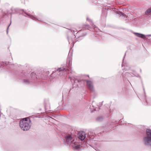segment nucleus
<instances>
[{
    "label": "nucleus",
    "mask_w": 151,
    "mask_h": 151,
    "mask_svg": "<svg viewBox=\"0 0 151 151\" xmlns=\"http://www.w3.org/2000/svg\"><path fill=\"white\" fill-rule=\"evenodd\" d=\"M63 140L64 143L65 145H69L72 144L71 146L74 149V150H78L81 149L80 145L73 143V139L70 134L66 135Z\"/></svg>",
    "instance_id": "nucleus-1"
},
{
    "label": "nucleus",
    "mask_w": 151,
    "mask_h": 151,
    "mask_svg": "<svg viewBox=\"0 0 151 151\" xmlns=\"http://www.w3.org/2000/svg\"><path fill=\"white\" fill-rule=\"evenodd\" d=\"M32 123H19L21 129L24 131H27L30 128Z\"/></svg>",
    "instance_id": "nucleus-2"
},
{
    "label": "nucleus",
    "mask_w": 151,
    "mask_h": 151,
    "mask_svg": "<svg viewBox=\"0 0 151 151\" xmlns=\"http://www.w3.org/2000/svg\"><path fill=\"white\" fill-rule=\"evenodd\" d=\"M143 143L145 146L149 147L151 145V139L146 136L144 137L143 138Z\"/></svg>",
    "instance_id": "nucleus-3"
},
{
    "label": "nucleus",
    "mask_w": 151,
    "mask_h": 151,
    "mask_svg": "<svg viewBox=\"0 0 151 151\" xmlns=\"http://www.w3.org/2000/svg\"><path fill=\"white\" fill-rule=\"evenodd\" d=\"M78 137L81 140H83L86 137L85 132L83 131L80 132L78 134Z\"/></svg>",
    "instance_id": "nucleus-4"
},
{
    "label": "nucleus",
    "mask_w": 151,
    "mask_h": 151,
    "mask_svg": "<svg viewBox=\"0 0 151 151\" xmlns=\"http://www.w3.org/2000/svg\"><path fill=\"white\" fill-rule=\"evenodd\" d=\"M87 86L88 89L92 92L94 91V88L92 83L90 81H87Z\"/></svg>",
    "instance_id": "nucleus-5"
},
{
    "label": "nucleus",
    "mask_w": 151,
    "mask_h": 151,
    "mask_svg": "<svg viewBox=\"0 0 151 151\" xmlns=\"http://www.w3.org/2000/svg\"><path fill=\"white\" fill-rule=\"evenodd\" d=\"M27 122L29 123H30L31 121L30 118V117H27L21 119L19 121V123H23V122Z\"/></svg>",
    "instance_id": "nucleus-6"
},
{
    "label": "nucleus",
    "mask_w": 151,
    "mask_h": 151,
    "mask_svg": "<svg viewBox=\"0 0 151 151\" xmlns=\"http://www.w3.org/2000/svg\"><path fill=\"white\" fill-rule=\"evenodd\" d=\"M146 137L151 139V129H147L146 131Z\"/></svg>",
    "instance_id": "nucleus-7"
},
{
    "label": "nucleus",
    "mask_w": 151,
    "mask_h": 151,
    "mask_svg": "<svg viewBox=\"0 0 151 151\" xmlns=\"http://www.w3.org/2000/svg\"><path fill=\"white\" fill-rule=\"evenodd\" d=\"M134 34L137 37L143 38V37H142V36L145 37V36H151V35H148L146 36H145L144 35L142 34H139L137 33H135Z\"/></svg>",
    "instance_id": "nucleus-8"
},
{
    "label": "nucleus",
    "mask_w": 151,
    "mask_h": 151,
    "mask_svg": "<svg viewBox=\"0 0 151 151\" xmlns=\"http://www.w3.org/2000/svg\"><path fill=\"white\" fill-rule=\"evenodd\" d=\"M27 15L29 16V17H30V18H31L32 19H37L39 21H41V19L40 18H37L36 17H35L33 16V15H32L30 14H27L26 13H25Z\"/></svg>",
    "instance_id": "nucleus-9"
},
{
    "label": "nucleus",
    "mask_w": 151,
    "mask_h": 151,
    "mask_svg": "<svg viewBox=\"0 0 151 151\" xmlns=\"http://www.w3.org/2000/svg\"><path fill=\"white\" fill-rule=\"evenodd\" d=\"M72 83H77L79 82L78 80L74 78H72L70 79Z\"/></svg>",
    "instance_id": "nucleus-10"
},
{
    "label": "nucleus",
    "mask_w": 151,
    "mask_h": 151,
    "mask_svg": "<svg viewBox=\"0 0 151 151\" xmlns=\"http://www.w3.org/2000/svg\"><path fill=\"white\" fill-rule=\"evenodd\" d=\"M57 71H59V72L60 71H63L65 72L66 71L67 69H65V68H60L58 69H57L56 70Z\"/></svg>",
    "instance_id": "nucleus-11"
},
{
    "label": "nucleus",
    "mask_w": 151,
    "mask_h": 151,
    "mask_svg": "<svg viewBox=\"0 0 151 151\" xmlns=\"http://www.w3.org/2000/svg\"><path fill=\"white\" fill-rule=\"evenodd\" d=\"M31 76L32 78H33L34 79H35L37 78V77L36 76V74L34 73H32Z\"/></svg>",
    "instance_id": "nucleus-12"
},
{
    "label": "nucleus",
    "mask_w": 151,
    "mask_h": 151,
    "mask_svg": "<svg viewBox=\"0 0 151 151\" xmlns=\"http://www.w3.org/2000/svg\"><path fill=\"white\" fill-rule=\"evenodd\" d=\"M151 14V8L148 9L145 12V14Z\"/></svg>",
    "instance_id": "nucleus-13"
},
{
    "label": "nucleus",
    "mask_w": 151,
    "mask_h": 151,
    "mask_svg": "<svg viewBox=\"0 0 151 151\" xmlns=\"http://www.w3.org/2000/svg\"><path fill=\"white\" fill-rule=\"evenodd\" d=\"M48 118L49 119V120H50V122H55V120L54 119H53V118L51 117H48Z\"/></svg>",
    "instance_id": "nucleus-14"
},
{
    "label": "nucleus",
    "mask_w": 151,
    "mask_h": 151,
    "mask_svg": "<svg viewBox=\"0 0 151 151\" xmlns=\"http://www.w3.org/2000/svg\"><path fill=\"white\" fill-rule=\"evenodd\" d=\"M116 13H117L118 14H119L120 16H124V14L122 12H116Z\"/></svg>",
    "instance_id": "nucleus-15"
},
{
    "label": "nucleus",
    "mask_w": 151,
    "mask_h": 151,
    "mask_svg": "<svg viewBox=\"0 0 151 151\" xmlns=\"http://www.w3.org/2000/svg\"><path fill=\"white\" fill-rule=\"evenodd\" d=\"M125 76L128 77H130L131 76H133L131 75V74L129 73H125Z\"/></svg>",
    "instance_id": "nucleus-16"
},
{
    "label": "nucleus",
    "mask_w": 151,
    "mask_h": 151,
    "mask_svg": "<svg viewBox=\"0 0 151 151\" xmlns=\"http://www.w3.org/2000/svg\"><path fill=\"white\" fill-rule=\"evenodd\" d=\"M23 82L26 83H29V81L28 80H24Z\"/></svg>",
    "instance_id": "nucleus-17"
},
{
    "label": "nucleus",
    "mask_w": 151,
    "mask_h": 151,
    "mask_svg": "<svg viewBox=\"0 0 151 151\" xmlns=\"http://www.w3.org/2000/svg\"><path fill=\"white\" fill-rule=\"evenodd\" d=\"M112 128L111 127H108L107 128H106V129H112Z\"/></svg>",
    "instance_id": "nucleus-18"
},
{
    "label": "nucleus",
    "mask_w": 151,
    "mask_h": 151,
    "mask_svg": "<svg viewBox=\"0 0 151 151\" xmlns=\"http://www.w3.org/2000/svg\"><path fill=\"white\" fill-rule=\"evenodd\" d=\"M10 24H11V23L9 24V25L8 26V27L7 29V33H8V28H9V26L10 25Z\"/></svg>",
    "instance_id": "nucleus-19"
},
{
    "label": "nucleus",
    "mask_w": 151,
    "mask_h": 151,
    "mask_svg": "<svg viewBox=\"0 0 151 151\" xmlns=\"http://www.w3.org/2000/svg\"><path fill=\"white\" fill-rule=\"evenodd\" d=\"M107 124H106V125H107L108 126V125H110V123H106Z\"/></svg>",
    "instance_id": "nucleus-20"
},
{
    "label": "nucleus",
    "mask_w": 151,
    "mask_h": 151,
    "mask_svg": "<svg viewBox=\"0 0 151 151\" xmlns=\"http://www.w3.org/2000/svg\"><path fill=\"white\" fill-rule=\"evenodd\" d=\"M94 30H96V29H97V27H95L94 28Z\"/></svg>",
    "instance_id": "nucleus-21"
},
{
    "label": "nucleus",
    "mask_w": 151,
    "mask_h": 151,
    "mask_svg": "<svg viewBox=\"0 0 151 151\" xmlns=\"http://www.w3.org/2000/svg\"><path fill=\"white\" fill-rule=\"evenodd\" d=\"M135 76H136V75H135ZM137 76V77H138V76H139V75H137V76Z\"/></svg>",
    "instance_id": "nucleus-22"
},
{
    "label": "nucleus",
    "mask_w": 151,
    "mask_h": 151,
    "mask_svg": "<svg viewBox=\"0 0 151 151\" xmlns=\"http://www.w3.org/2000/svg\"><path fill=\"white\" fill-rule=\"evenodd\" d=\"M102 119L101 118H99V120H100V119Z\"/></svg>",
    "instance_id": "nucleus-23"
},
{
    "label": "nucleus",
    "mask_w": 151,
    "mask_h": 151,
    "mask_svg": "<svg viewBox=\"0 0 151 151\" xmlns=\"http://www.w3.org/2000/svg\"><path fill=\"white\" fill-rule=\"evenodd\" d=\"M87 20H88V18H87Z\"/></svg>",
    "instance_id": "nucleus-24"
},
{
    "label": "nucleus",
    "mask_w": 151,
    "mask_h": 151,
    "mask_svg": "<svg viewBox=\"0 0 151 151\" xmlns=\"http://www.w3.org/2000/svg\"><path fill=\"white\" fill-rule=\"evenodd\" d=\"M123 65H123V64H122V67H123Z\"/></svg>",
    "instance_id": "nucleus-25"
},
{
    "label": "nucleus",
    "mask_w": 151,
    "mask_h": 151,
    "mask_svg": "<svg viewBox=\"0 0 151 151\" xmlns=\"http://www.w3.org/2000/svg\"><path fill=\"white\" fill-rule=\"evenodd\" d=\"M124 60V59L123 58V62Z\"/></svg>",
    "instance_id": "nucleus-26"
},
{
    "label": "nucleus",
    "mask_w": 151,
    "mask_h": 151,
    "mask_svg": "<svg viewBox=\"0 0 151 151\" xmlns=\"http://www.w3.org/2000/svg\"><path fill=\"white\" fill-rule=\"evenodd\" d=\"M53 72H54L53 71V72H52V73H53Z\"/></svg>",
    "instance_id": "nucleus-27"
}]
</instances>
